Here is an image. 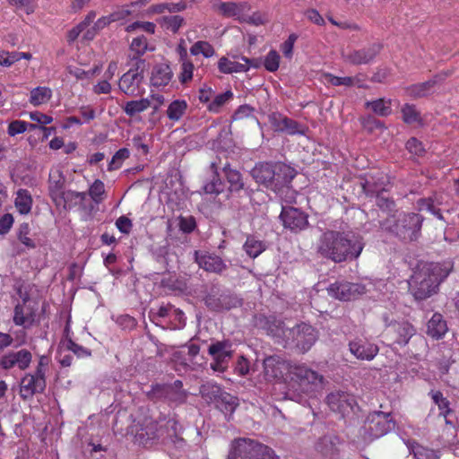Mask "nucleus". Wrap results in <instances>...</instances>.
<instances>
[{
	"instance_id": "obj_46",
	"label": "nucleus",
	"mask_w": 459,
	"mask_h": 459,
	"mask_svg": "<svg viewBox=\"0 0 459 459\" xmlns=\"http://www.w3.org/2000/svg\"><path fill=\"white\" fill-rule=\"evenodd\" d=\"M233 97L230 91L216 95L213 100L208 104L207 108L209 111L218 113L221 107L224 106Z\"/></svg>"
},
{
	"instance_id": "obj_64",
	"label": "nucleus",
	"mask_w": 459,
	"mask_h": 459,
	"mask_svg": "<svg viewBox=\"0 0 459 459\" xmlns=\"http://www.w3.org/2000/svg\"><path fill=\"white\" fill-rule=\"evenodd\" d=\"M30 118L39 125V126H45L53 121V117L43 114L39 111L30 112L29 114Z\"/></svg>"
},
{
	"instance_id": "obj_36",
	"label": "nucleus",
	"mask_w": 459,
	"mask_h": 459,
	"mask_svg": "<svg viewBox=\"0 0 459 459\" xmlns=\"http://www.w3.org/2000/svg\"><path fill=\"white\" fill-rule=\"evenodd\" d=\"M188 104L185 100H175L168 106L166 114L169 120L179 121L186 114Z\"/></svg>"
},
{
	"instance_id": "obj_60",
	"label": "nucleus",
	"mask_w": 459,
	"mask_h": 459,
	"mask_svg": "<svg viewBox=\"0 0 459 459\" xmlns=\"http://www.w3.org/2000/svg\"><path fill=\"white\" fill-rule=\"evenodd\" d=\"M28 130V122L22 120L12 121L7 128V133L10 136H15Z\"/></svg>"
},
{
	"instance_id": "obj_48",
	"label": "nucleus",
	"mask_w": 459,
	"mask_h": 459,
	"mask_svg": "<svg viewBox=\"0 0 459 459\" xmlns=\"http://www.w3.org/2000/svg\"><path fill=\"white\" fill-rule=\"evenodd\" d=\"M414 459H439L437 453L430 448L422 446L419 444L411 446Z\"/></svg>"
},
{
	"instance_id": "obj_55",
	"label": "nucleus",
	"mask_w": 459,
	"mask_h": 459,
	"mask_svg": "<svg viewBox=\"0 0 459 459\" xmlns=\"http://www.w3.org/2000/svg\"><path fill=\"white\" fill-rule=\"evenodd\" d=\"M104 193L105 186L104 183L100 179H96L89 188V195L96 204H100L102 201L101 196L104 195Z\"/></svg>"
},
{
	"instance_id": "obj_10",
	"label": "nucleus",
	"mask_w": 459,
	"mask_h": 459,
	"mask_svg": "<svg viewBox=\"0 0 459 459\" xmlns=\"http://www.w3.org/2000/svg\"><path fill=\"white\" fill-rule=\"evenodd\" d=\"M328 294L340 300H351L367 292L365 285L359 282L336 281L327 288Z\"/></svg>"
},
{
	"instance_id": "obj_43",
	"label": "nucleus",
	"mask_w": 459,
	"mask_h": 459,
	"mask_svg": "<svg viewBox=\"0 0 459 459\" xmlns=\"http://www.w3.org/2000/svg\"><path fill=\"white\" fill-rule=\"evenodd\" d=\"M366 105L380 117H387L392 113L390 100L378 99L373 101H368Z\"/></svg>"
},
{
	"instance_id": "obj_8",
	"label": "nucleus",
	"mask_w": 459,
	"mask_h": 459,
	"mask_svg": "<svg viewBox=\"0 0 459 459\" xmlns=\"http://www.w3.org/2000/svg\"><path fill=\"white\" fill-rule=\"evenodd\" d=\"M145 60L137 59L134 66L124 74L118 82V87L125 94L136 97L143 94V71Z\"/></svg>"
},
{
	"instance_id": "obj_53",
	"label": "nucleus",
	"mask_w": 459,
	"mask_h": 459,
	"mask_svg": "<svg viewBox=\"0 0 459 459\" xmlns=\"http://www.w3.org/2000/svg\"><path fill=\"white\" fill-rule=\"evenodd\" d=\"M130 49L137 56H143L149 49L147 39L144 36H139L133 39Z\"/></svg>"
},
{
	"instance_id": "obj_35",
	"label": "nucleus",
	"mask_w": 459,
	"mask_h": 459,
	"mask_svg": "<svg viewBox=\"0 0 459 459\" xmlns=\"http://www.w3.org/2000/svg\"><path fill=\"white\" fill-rule=\"evenodd\" d=\"M222 392L219 385L212 382L205 383L200 387V394L207 403L215 404Z\"/></svg>"
},
{
	"instance_id": "obj_27",
	"label": "nucleus",
	"mask_w": 459,
	"mask_h": 459,
	"mask_svg": "<svg viewBox=\"0 0 459 459\" xmlns=\"http://www.w3.org/2000/svg\"><path fill=\"white\" fill-rule=\"evenodd\" d=\"M85 199V192L65 190L56 200L54 201V204L57 207H62L65 210H70L73 207L81 204Z\"/></svg>"
},
{
	"instance_id": "obj_13",
	"label": "nucleus",
	"mask_w": 459,
	"mask_h": 459,
	"mask_svg": "<svg viewBox=\"0 0 459 459\" xmlns=\"http://www.w3.org/2000/svg\"><path fill=\"white\" fill-rule=\"evenodd\" d=\"M381 49L382 45L380 43H373L367 48L343 52L342 58L344 62L350 65H367L376 58Z\"/></svg>"
},
{
	"instance_id": "obj_39",
	"label": "nucleus",
	"mask_w": 459,
	"mask_h": 459,
	"mask_svg": "<svg viewBox=\"0 0 459 459\" xmlns=\"http://www.w3.org/2000/svg\"><path fill=\"white\" fill-rule=\"evenodd\" d=\"M52 97V91L48 87H36L30 91V103L39 106L47 103Z\"/></svg>"
},
{
	"instance_id": "obj_6",
	"label": "nucleus",
	"mask_w": 459,
	"mask_h": 459,
	"mask_svg": "<svg viewBox=\"0 0 459 459\" xmlns=\"http://www.w3.org/2000/svg\"><path fill=\"white\" fill-rule=\"evenodd\" d=\"M229 459L277 458L269 447L249 438H238L232 443Z\"/></svg>"
},
{
	"instance_id": "obj_42",
	"label": "nucleus",
	"mask_w": 459,
	"mask_h": 459,
	"mask_svg": "<svg viewBox=\"0 0 459 459\" xmlns=\"http://www.w3.org/2000/svg\"><path fill=\"white\" fill-rule=\"evenodd\" d=\"M224 172L231 192H238L244 188L241 174L238 170L225 166Z\"/></svg>"
},
{
	"instance_id": "obj_34",
	"label": "nucleus",
	"mask_w": 459,
	"mask_h": 459,
	"mask_svg": "<svg viewBox=\"0 0 459 459\" xmlns=\"http://www.w3.org/2000/svg\"><path fill=\"white\" fill-rule=\"evenodd\" d=\"M182 382L176 380L173 384L168 385L167 398L170 403L182 404L186 401L187 393L182 389Z\"/></svg>"
},
{
	"instance_id": "obj_2",
	"label": "nucleus",
	"mask_w": 459,
	"mask_h": 459,
	"mask_svg": "<svg viewBox=\"0 0 459 459\" xmlns=\"http://www.w3.org/2000/svg\"><path fill=\"white\" fill-rule=\"evenodd\" d=\"M364 247L361 238L351 232L326 230L322 232L316 243V254L333 263H342L356 259Z\"/></svg>"
},
{
	"instance_id": "obj_3",
	"label": "nucleus",
	"mask_w": 459,
	"mask_h": 459,
	"mask_svg": "<svg viewBox=\"0 0 459 459\" xmlns=\"http://www.w3.org/2000/svg\"><path fill=\"white\" fill-rule=\"evenodd\" d=\"M450 270L440 264H424L408 281L409 291L416 300H424L437 293L439 284Z\"/></svg>"
},
{
	"instance_id": "obj_23",
	"label": "nucleus",
	"mask_w": 459,
	"mask_h": 459,
	"mask_svg": "<svg viewBox=\"0 0 459 459\" xmlns=\"http://www.w3.org/2000/svg\"><path fill=\"white\" fill-rule=\"evenodd\" d=\"M213 9L219 12L221 15L223 17L230 18L234 17L237 20L240 21V16H242L243 12L248 11L250 9L249 5L243 3H234V2H221L213 4Z\"/></svg>"
},
{
	"instance_id": "obj_62",
	"label": "nucleus",
	"mask_w": 459,
	"mask_h": 459,
	"mask_svg": "<svg viewBox=\"0 0 459 459\" xmlns=\"http://www.w3.org/2000/svg\"><path fill=\"white\" fill-rule=\"evenodd\" d=\"M155 24L151 22H134L126 27V31L130 32L136 29H142L143 30L153 34L155 32Z\"/></svg>"
},
{
	"instance_id": "obj_15",
	"label": "nucleus",
	"mask_w": 459,
	"mask_h": 459,
	"mask_svg": "<svg viewBox=\"0 0 459 459\" xmlns=\"http://www.w3.org/2000/svg\"><path fill=\"white\" fill-rule=\"evenodd\" d=\"M326 402L333 411L342 415L351 411L355 404L354 396L343 391L332 392L327 395Z\"/></svg>"
},
{
	"instance_id": "obj_11",
	"label": "nucleus",
	"mask_w": 459,
	"mask_h": 459,
	"mask_svg": "<svg viewBox=\"0 0 459 459\" xmlns=\"http://www.w3.org/2000/svg\"><path fill=\"white\" fill-rule=\"evenodd\" d=\"M280 219L284 228L294 233L300 232L308 226L307 214L291 206H282Z\"/></svg>"
},
{
	"instance_id": "obj_31",
	"label": "nucleus",
	"mask_w": 459,
	"mask_h": 459,
	"mask_svg": "<svg viewBox=\"0 0 459 459\" xmlns=\"http://www.w3.org/2000/svg\"><path fill=\"white\" fill-rule=\"evenodd\" d=\"M34 322V315L30 308L22 304H18L13 311V323L16 325L23 326L24 328L30 327Z\"/></svg>"
},
{
	"instance_id": "obj_37",
	"label": "nucleus",
	"mask_w": 459,
	"mask_h": 459,
	"mask_svg": "<svg viewBox=\"0 0 459 459\" xmlns=\"http://www.w3.org/2000/svg\"><path fill=\"white\" fill-rule=\"evenodd\" d=\"M393 328L397 333L396 342L399 344H406L414 335L415 329L408 322L394 323Z\"/></svg>"
},
{
	"instance_id": "obj_52",
	"label": "nucleus",
	"mask_w": 459,
	"mask_h": 459,
	"mask_svg": "<svg viewBox=\"0 0 459 459\" xmlns=\"http://www.w3.org/2000/svg\"><path fill=\"white\" fill-rule=\"evenodd\" d=\"M194 69L195 66L190 60H183L178 75V80L182 84H186L193 79Z\"/></svg>"
},
{
	"instance_id": "obj_25",
	"label": "nucleus",
	"mask_w": 459,
	"mask_h": 459,
	"mask_svg": "<svg viewBox=\"0 0 459 459\" xmlns=\"http://www.w3.org/2000/svg\"><path fill=\"white\" fill-rule=\"evenodd\" d=\"M65 177L63 172L58 169H51L48 178V193L51 200H56L65 190Z\"/></svg>"
},
{
	"instance_id": "obj_12",
	"label": "nucleus",
	"mask_w": 459,
	"mask_h": 459,
	"mask_svg": "<svg viewBox=\"0 0 459 459\" xmlns=\"http://www.w3.org/2000/svg\"><path fill=\"white\" fill-rule=\"evenodd\" d=\"M46 385V377L35 372L25 374L20 382V396L23 400H30L35 394L44 393Z\"/></svg>"
},
{
	"instance_id": "obj_14",
	"label": "nucleus",
	"mask_w": 459,
	"mask_h": 459,
	"mask_svg": "<svg viewBox=\"0 0 459 459\" xmlns=\"http://www.w3.org/2000/svg\"><path fill=\"white\" fill-rule=\"evenodd\" d=\"M32 360V354L26 349L17 351H9L0 358V366L3 369L8 370L17 367L20 370L27 369Z\"/></svg>"
},
{
	"instance_id": "obj_58",
	"label": "nucleus",
	"mask_w": 459,
	"mask_h": 459,
	"mask_svg": "<svg viewBox=\"0 0 459 459\" xmlns=\"http://www.w3.org/2000/svg\"><path fill=\"white\" fill-rule=\"evenodd\" d=\"M239 22H247L249 24L258 26V25H262V24L265 23L266 17L264 14H263L259 12L254 13L253 14L249 15L247 13V11H245V12H243L242 16H240Z\"/></svg>"
},
{
	"instance_id": "obj_17",
	"label": "nucleus",
	"mask_w": 459,
	"mask_h": 459,
	"mask_svg": "<svg viewBox=\"0 0 459 459\" xmlns=\"http://www.w3.org/2000/svg\"><path fill=\"white\" fill-rule=\"evenodd\" d=\"M251 175L256 183L275 191L274 163H257L252 169Z\"/></svg>"
},
{
	"instance_id": "obj_4",
	"label": "nucleus",
	"mask_w": 459,
	"mask_h": 459,
	"mask_svg": "<svg viewBox=\"0 0 459 459\" xmlns=\"http://www.w3.org/2000/svg\"><path fill=\"white\" fill-rule=\"evenodd\" d=\"M177 427L178 421L174 419L154 420L146 418L129 426L127 434L133 436L136 443L146 446L156 440L165 441L168 437H176Z\"/></svg>"
},
{
	"instance_id": "obj_44",
	"label": "nucleus",
	"mask_w": 459,
	"mask_h": 459,
	"mask_svg": "<svg viewBox=\"0 0 459 459\" xmlns=\"http://www.w3.org/2000/svg\"><path fill=\"white\" fill-rule=\"evenodd\" d=\"M149 102L145 98L137 100H130L126 103L123 108L124 112L129 116L134 117L136 114L142 113L148 109Z\"/></svg>"
},
{
	"instance_id": "obj_45",
	"label": "nucleus",
	"mask_w": 459,
	"mask_h": 459,
	"mask_svg": "<svg viewBox=\"0 0 459 459\" xmlns=\"http://www.w3.org/2000/svg\"><path fill=\"white\" fill-rule=\"evenodd\" d=\"M403 120L406 124L421 123L420 113L417 110L414 105L405 104L402 108Z\"/></svg>"
},
{
	"instance_id": "obj_26",
	"label": "nucleus",
	"mask_w": 459,
	"mask_h": 459,
	"mask_svg": "<svg viewBox=\"0 0 459 459\" xmlns=\"http://www.w3.org/2000/svg\"><path fill=\"white\" fill-rule=\"evenodd\" d=\"M173 77V72L168 64L161 63L153 66L151 82L155 87L167 86Z\"/></svg>"
},
{
	"instance_id": "obj_56",
	"label": "nucleus",
	"mask_w": 459,
	"mask_h": 459,
	"mask_svg": "<svg viewBox=\"0 0 459 459\" xmlns=\"http://www.w3.org/2000/svg\"><path fill=\"white\" fill-rule=\"evenodd\" d=\"M130 155L128 149H119L112 157L111 161L108 164V170L117 169L122 166V163Z\"/></svg>"
},
{
	"instance_id": "obj_50",
	"label": "nucleus",
	"mask_w": 459,
	"mask_h": 459,
	"mask_svg": "<svg viewBox=\"0 0 459 459\" xmlns=\"http://www.w3.org/2000/svg\"><path fill=\"white\" fill-rule=\"evenodd\" d=\"M214 175L211 181L207 182L204 186V191L206 194L210 195H219L223 191V183L221 179L219 178V175L216 169L213 171Z\"/></svg>"
},
{
	"instance_id": "obj_5",
	"label": "nucleus",
	"mask_w": 459,
	"mask_h": 459,
	"mask_svg": "<svg viewBox=\"0 0 459 459\" xmlns=\"http://www.w3.org/2000/svg\"><path fill=\"white\" fill-rule=\"evenodd\" d=\"M423 217L418 213L390 215L380 222L383 230L392 233L403 241L417 240L420 235Z\"/></svg>"
},
{
	"instance_id": "obj_21",
	"label": "nucleus",
	"mask_w": 459,
	"mask_h": 459,
	"mask_svg": "<svg viewBox=\"0 0 459 459\" xmlns=\"http://www.w3.org/2000/svg\"><path fill=\"white\" fill-rule=\"evenodd\" d=\"M195 257L199 266L207 272L221 273L227 268L223 260L216 255L195 251Z\"/></svg>"
},
{
	"instance_id": "obj_61",
	"label": "nucleus",
	"mask_w": 459,
	"mask_h": 459,
	"mask_svg": "<svg viewBox=\"0 0 459 459\" xmlns=\"http://www.w3.org/2000/svg\"><path fill=\"white\" fill-rule=\"evenodd\" d=\"M66 349L71 351L78 358H84L91 356V351L84 347L75 343L72 340H68L65 343Z\"/></svg>"
},
{
	"instance_id": "obj_19",
	"label": "nucleus",
	"mask_w": 459,
	"mask_h": 459,
	"mask_svg": "<svg viewBox=\"0 0 459 459\" xmlns=\"http://www.w3.org/2000/svg\"><path fill=\"white\" fill-rule=\"evenodd\" d=\"M242 62L232 61L223 56L218 62V68L222 74L243 73L249 70L250 66L258 67L259 61L242 56Z\"/></svg>"
},
{
	"instance_id": "obj_9",
	"label": "nucleus",
	"mask_w": 459,
	"mask_h": 459,
	"mask_svg": "<svg viewBox=\"0 0 459 459\" xmlns=\"http://www.w3.org/2000/svg\"><path fill=\"white\" fill-rule=\"evenodd\" d=\"M395 422L390 413L374 411L368 416L365 435L369 439L381 437L394 429Z\"/></svg>"
},
{
	"instance_id": "obj_24",
	"label": "nucleus",
	"mask_w": 459,
	"mask_h": 459,
	"mask_svg": "<svg viewBox=\"0 0 459 459\" xmlns=\"http://www.w3.org/2000/svg\"><path fill=\"white\" fill-rule=\"evenodd\" d=\"M205 305L212 310L221 311L229 310L240 305V300L230 295L221 294L219 297L215 295H208L205 299Z\"/></svg>"
},
{
	"instance_id": "obj_30",
	"label": "nucleus",
	"mask_w": 459,
	"mask_h": 459,
	"mask_svg": "<svg viewBox=\"0 0 459 459\" xmlns=\"http://www.w3.org/2000/svg\"><path fill=\"white\" fill-rule=\"evenodd\" d=\"M275 191L289 184L295 177V170L289 165L281 162L274 163Z\"/></svg>"
},
{
	"instance_id": "obj_63",
	"label": "nucleus",
	"mask_w": 459,
	"mask_h": 459,
	"mask_svg": "<svg viewBox=\"0 0 459 459\" xmlns=\"http://www.w3.org/2000/svg\"><path fill=\"white\" fill-rule=\"evenodd\" d=\"M145 99L149 102L148 108H152L153 113H155L164 104L165 101L164 96L160 93L151 94Z\"/></svg>"
},
{
	"instance_id": "obj_33",
	"label": "nucleus",
	"mask_w": 459,
	"mask_h": 459,
	"mask_svg": "<svg viewBox=\"0 0 459 459\" xmlns=\"http://www.w3.org/2000/svg\"><path fill=\"white\" fill-rule=\"evenodd\" d=\"M214 405L225 415L232 414L238 406V400L236 396L223 391Z\"/></svg>"
},
{
	"instance_id": "obj_40",
	"label": "nucleus",
	"mask_w": 459,
	"mask_h": 459,
	"mask_svg": "<svg viewBox=\"0 0 459 459\" xmlns=\"http://www.w3.org/2000/svg\"><path fill=\"white\" fill-rule=\"evenodd\" d=\"M15 206L22 214H27L30 212L32 206V198L26 189H19L16 194Z\"/></svg>"
},
{
	"instance_id": "obj_38",
	"label": "nucleus",
	"mask_w": 459,
	"mask_h": 459,
	"mask_svg": "<svg viewBox=\"0 0 459 459\" xmlns=\"http://www.w3.org/2000/svg\"><path fill=\"white\" fill-rule=\"evenodd\" d=\"M243 248L249 257L255 258L266 249V245L262 240L253 236H248L243 245Z\"/></svg>"
},
{
	"instance_id": "obj_41",
	"label": "nucleus",
	"mask_w": 459,
	"mask_h": 459,
	"mask_svg": "<svg viewBox=\"0 0 459 459\" xmlns=\"http://www.w3.org/2000/svg\"><path fill=\"white\" fill-rule=\"evenodd\" d=\"M158 22L163 29L176 33L183 26L185 20L180 15H165L158 19Z\"/></svg>"
},
{
	"instance_id": "obj_18",
	"label": "nucleus",
	"mask_w": 459,
	"mask_h": 459,
	"mask_svg": "<svg viewBox=\"0 0 459 459\" xmlns=\"http://www.w3.org/2000/svg\"><path fill=\"white\" fill-rule=\"evenodd\" d=\"M350 351L358 359L372 360L378 353V347L367 340L356 338L349 343Z\"/></svg>"
},
{
	"instance_id": "obj_29",
	"label": "nucleus",
	"mask_w": 459,
	"mask_h": 459,
	"mask_svg": "<svg viewBox=\"0 0 459 459\" xmlns=\"http://www.w3.org/2000/svg\"><path fill=\"white\" fill-rule=\"evenodd\" d=\"M441 79V75H436L427 82L412 84L406 88V93L412 98L425 97L432 91L434 86Z\"/></svg>"
},
{
	"instance_id": "obj_28",
	"label": "nucleus",
	"mask_w": 459,
	"mask_h": 459,
	"mask_svg": "<svg viewBox=\"0 0 459 459\" xmlns=\"http://www.w3.org/2000/svg\"><path fill=\"white\" fill-rule=\"evenodd\" d=\"M232 345L230 341H221L212 343L209 346L208 353L214 360H221L228 363L232 357Z\"/></svg>"
},
{
	"instance_id": "obj_54",
	"label": "nucleus",
	"mask_w": 459,
	"mask_h": 459,
	"mask_svg": "<svg viewBox=\"0 0 459 459\" xmlns=\"http://www.w3.org/2000/svg\"><path fill=\"white\" fill-rule=\"evenodd\" d=\"M325 80L326 82L333 85V86H346L352 87L354 86L355 79H351V76L339 77L335 76L332 74H325Z\"/></svg>"
},
{
	"instance_id": "obj_57",
	"label": "nucleus",
	"mask_w": 459,
	"mask_h": 459,
	"mask_svg": "<svg viewBox=\"0 0 459 459\" xmlns=\"http://www.w3.org/2000/svg\"><path fill=\"white\" fill-rule=\"evenodd\" d=\"M168 385L167 384H155L152 385L151 390L148 391L147 396L152 400L165 399L167 398L168 394Z\"/></svg>"
},
{
	"instance_id": "obj_7",
	"label": "nucleus",
	"mask_w": 459,
	"mask_h": 459,
	"mask_svg": "<svg viewBox=\"0 0 459 459\" xmlns=\"http://www.w3.org/2000/svg\"><path fill=\"white\" fill-rule=\"evenodd\" d=\"M281 337L286 345H294L300 351H307L316 341L317 335L314 327L300 324L292 328H281Z\"/></svg>"
},
{
	"instance_id": "obj_20",
	"label": "nucleus",
	"mask_w": 459,
	"mask_h": 459,
	"mask_svg": "<svg viewBox=\"0 0 459 459\" xmlns=\"http://www.w3.org/2000/svg\"><path fill=\"white\" fill-rule=\"evenodd\" d=\"M269 122L274 131L289 134H303L298 122L280 113L274 112L269 116Z\"/></svg>"
},
{
	"instance_id": "obj_16",
	"label": "nucleus",
	"mask_w": 459,
	"mask_h": 459,
	"mask_svg": "<svg viewBox=\"0 0 459 459\" xmlns=\"http://www.w3.org/2000/svg\"><path fill=\"white\" fill-rule=\"evenodd\" d=\"M362 188L367 195L377 194V205L383 211L391 212L394 210L395 204L394 202L388 197L384 196L382 194L385 190L382 184L374 181L373 177H369L361 183Z\"/></svg>"
},
{
	"instance_id": "obj_1",
	"label": "nucleus",
	"mask_w": 459,
	"mask_h": 459,
	"mask_svg": "<svg viewBox=\"0 0 459 459\" xmlns=\"http://www.w3.org/2000/svg\"><path fill=\"white\" fill-rule=\"evenodd\" d=\"M263 373L266 381L284 380L293 394L286 395L295 400L301 393L308 392L313 386L320 385L323 377L305 365H292L289 360L279 355L267 356L263 361Z\"/></svg>"
},
{
	"instance_id": "obj_47",
	"label": "nucleus",
	"mask_w": 459,
	"mask_h": 459,
	"mask_svg": "<svg viewBox=\"0 0 459 459\" xmlns=\"http://www.w3.org/2000/svg\"><path fill=\"white\" fill-rule=\"evenodd\" d=\"M193 56L203 55L204 57H212L215 54L213 47L207 41H197L190 48Z\"/></svg>"
},
{
	"instance_id": "obj_32",
	"label": "nucleus",
	"mask_w": 459,
	"mask_h": 459,
	"mask_svg": "<svg viewBox=\"0 0 459 459\" xmlns=\"http://www.w3.org/2000/svg\"><path fill=\"white\" fill-rule=\"evenodd\" d=\"M447 331L446 321L440 314H434L428 322L427 333L435 339L441 338Z\"/></svg>"
},
{
	"instance_id": "obj_22",
	"label": "nucleus",
	"mask_w": 459,
	"mask_h": 459,
	"mask_svg": "<svg viewBox=\"0 0 459 459\" xmlns=\"http://www.w3.org/2000/svg\"><path fill=\"white\" fill-rule=\"evenodd\" d=\"M340 444L341 441L337 436L328 434L319 438L316 444V449L325 457L334 458L339 453Z\"/></svg>"
},
{
	"instance_id": "obj_59",
	"label": "nucleus",
	"mask_w": 459,
	"mask_h": 459,
	"mask_svg": "<svg viewBox=\"0 0 459 459\" xmlns=\"http://www.w3.org/2000/svg\"><path fill=\"white\" fill-rule=\"evenodd\" d=\"M264 67L269 72H275L279 68L280 55L275 50H271L265 56L264 62Z\"/></svg>"
},
{
	"instance_id": "obj_51",
	"label": "nucleus",
	"mask_w": 459,
	"mask_h": 459,
	"mask_svg": "<svg viewBox=\"0 0 459 459\" xmlns=\"http://www.w3.org/2000/svg\"><path fill=\"white\" fill-rule=\"evenodd\" d=\"M429 394L433 402L438 406L440 414L446 417L450 413L448 400L444 397L443 394L439 391H431Z\"/></svg>"
},
{
	"instance_id": "obj_49",
	"label": "nucleus",
	"mask_w": 459,
	"mask_h": 459,
	"mask_svg": "<svg viewBox=\"0 0 459 459\" xmlns=\"http://www.w3.org/2000/svg\"><path fill=\"white\" fill-rule=\"evenodd\" d=\"M173 306L170 304L161 305L157 310L151 309L149 316L156 325L161 323L162 318L169 317L171 315Z\"/></svg>"
}]
</instances>
